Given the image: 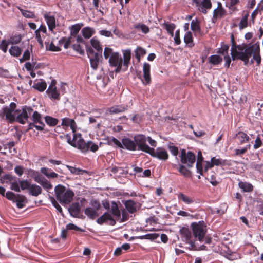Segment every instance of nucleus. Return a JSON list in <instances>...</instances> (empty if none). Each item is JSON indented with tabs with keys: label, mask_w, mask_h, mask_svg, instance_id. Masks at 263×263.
I'll return each mask as SVG.
<instances>
[{
	"label": "nucleus",
	"mask_w": 263,
	"mask_h": 263,
	"mask_svg": "<svg viewBox=\"0 0 263 263\" xmlns=\"http://www.w3.org/2000/svg\"><path fill=\"white\" fill-rule=\"evenodd\" d=\"M231 54L233 61L240 60L244 62L245 65H247L249 59L252 56L251 63H253L254 61H255L258 65H260L261 58L259 44L255 43L250 46L246 43L237 45L234 41L231 42Z\"/></svg>",
	"instance_id": "obj_1"
},
{
	"label": "nucleus",
	"mask_w": 263,
	"mask_h": 263,
	"mask_svg": "<svg viewBox=\"0 0 263 263\" xmlns=\"http://www.w3.org/2000/svg\"><path fill=\"white\" fill-rule=\"evenodd\" d=\"M104 57L108 60V63L111 67H116L115 71L119 73L121 70L124 71L128 69L131 60V51L127 49L123 51V59L118 52H114L109 47H105L104 50Z\"/></svg>",
	"instance_id": "obj_2"
},
{
	"label": "nucleus",
	"mask_w": 263,
	"mask_h": 263,
	"mask_svg": "<svg viewBox=\"0 0 263 263\" xmlns=\"http://www.w3.org/2000/svg\"><path fill=\"white\" fill-rule=\"evenodd\" d=\"M68 142L72 146L75 147L78 146V148H98L97 145L90 141L86 143L83 139L81 134H74L72 140L68 139Z\"/></svg>",
	"instance_id": "obj_3"
},
{
	"label": "nucleus",
	"mask_w": 263,
	"mask_h": 263,
	"mask_svg": "<svg viewBox=\"0 0 263 263\" xmlns=\"http://www.w3.org/2000/svg\"><path fill=\"white\" fill-rule=\"evenodd\" d=\"M194 236L200 242L202 241L205 236L206 229L203 221L193 222L191 225Z\"/></svg>",
	"instance_id": "obj_4"
},
{
	"label": "nucleus",
	"mask_w": 263,
	"mask_h": 263,
	"mask_svg": "<svg viewBox=\"0 0 263 263\" xmlns=\"http://www.w3.org/2000/svg\"><path fill=\"white\" fill-rule=\"evenodd\" d=\"M32 122L29 123L28 129H32L35 127L39 131H43L44 129L45 124L43 121L42 116L37 111L33 112L31 118Z\"/></svg>",
	"instance_id": "obj_5"
},
{
	"label": "nucleus",
	"mask_w": 263,
	"mask_h": 263,
	"mask_svg": "<svg viewBox=\"0 0 263 263\" xmlns=\"http://www.w3.org/2000/svg\"><path fill=\"white\" fill-rule=\"evenodd\" d=\"M86 50L87 55L90 59L91 68L96 70L98 68L100 59L102 58V55L97 53H95L93 49L88 45H86Z\"/></svg>",
	"instance_id": "obj_6"
},
{
	"label": "nucleus",
	"mask_w": 263,
	"mask_h": 263,
	"mask_svg": "<svg viewBox=\"0 0 263 263\" xmlns=\"http://www.w3.org/2000/svg\"><path fill=\"white\" fill-rule=\"evenodd\" d=\"M196 161L195 155L192 152L186 153L185 149H182L180 155V161L186 164L189 167H192Z\"/></svg>",
	"instance_id": "obj_7"
},
{
	"label": "nucleus",
	"mask_w": 263,
	"mask_h": 263,
	"mask_svg": "<svg viewBox=\"0 0 263 263\" xmlns=\"http://www.w3.org/2000/svg\"><path fill=\"white\" fill-rule=\"evenodd\" d=\"M33 108L30 106H25L22 109V112L16 117L15 120L20 124H24L29 123L28 120L29 115L33 112Z\"/></svg>",
	"instance_id": "obj_8"
},
{
	"label": "nucleus",
	"mask_w": 263,
	"mask_h": 263,
	"mask_svg": "<svg viewBox=\"0 0 263 263\" xmlns=\"http://www.w3.org/2000/svg\"><path fill=\"white\" fill-rule=\"evenodd\" d=\"M150 70V64L148 63L145 62L143 64V78L142 77L140 74V72H139L137 74L138 78L142 81L143 84L144 85H149L151 83L152 80L151 77Z\"/></svg>",
	"instance_id": "obj_9"
},
{
	"label": "nucleus",
	"mask_w": 263,
	"mask_h": 263,
	"mask_svg": "<svg viewBox=\"0 0 263 263\" xmlns=\"http://www.w3.org/2000/svg\"><path fill=\"white\" fill-rule=\"evenodd\" d=\"M150 154L154 157L161 160H166L168 159V155L165 149H140Z\"/></svg>",
	"instance_id": "obj_10"
},
{
	"label": "nucleus",
	"mask_w": 263,
	"mask_h": 263,
	"mask_svg": "<svg viewBox=\"0 0 263 263\" xmlns=\"http://www.w3.org/2000/svg\"><path fill=\"white\" fill-rule=\"evenodd\" d=\"M227 15V10L223 7L220 2H218L217 7L213 12L212 22L215 23L218 20L223 18Z\"/></svg>",
	"instance_id": "obj_11"
},
{
	"label": "nucleus",
	"mask_w": 263,
	"mask_h": 263,
	"mask_svg": "<svg viewBox=\"0 0 263 263\" xmlns=\"http://www.w3.org/2000/svg\"><path fill=\"white\" fill-rule=\"evenodd\" d=\"M97 222L101 225L106 223L111 226H114L116 223V220L114 219L111 214L108 212H105L101 217L98 218Z\"/></svg>",
	"instance_id": "obj_12"
},
{
	"label": "nucleus",
	"mask_w": 263,
	"mask_h": 263,
	"mask_svg": "<svg viewBox=\"0 0 263 263\" xmlns=\"http://www.w3.org/2000/svg\"><path fill=\"white\" fill-rule=\"evenodd\" d=\"M227 164V160L220 158H216L213 157L211 159L210 161H206L205 166V170L206 171L209 169H211L214 166H224Z\"/></svg>",
	"instance_id": "obj_13"
},
{
	"label": "nucleus",
	"mask_w": 263,
	"mask_h": 263,
	"mask_svg": "<svg viewBox=\"0 0 263 263\" xmlns=\"http://www.w3.org/2000/svg\"><path fill=\"white\" fill-rule=\"evenodd\" d=\"M134 142H135V148H150L146 143V138L143 135H137L134 136Z\"/></svg>",
	"instance_id": "obj_14"
},
{
	"label": "nucleus",
	"mask_w": 263,
	"mask_h": 263,
	"mask_svg": "<svg viewBox=\"0 0 263 263\" xmlns=\"http://www.w3.org/2000/svg\"><path fill=\"white\" fill-rule=\"evenodd\" d=\"M74 196L73 192L70 190H67L61 195V198L58 200L61 203L68 204L70 203Z\"/></svg>",
	"instance_id": "obj_15"
},
{
	"label": "nucleus",
	"mask_w": 263,
	"mask_h": 263,
	"mask_svg": "<svg viewBox=\"0 0 263 263\" xmlns=\"http://www.w3.org/2000/svg\"><path fill=\"white\" fill-rule=\"evenodd\" d=\"M55 81L53 80L46 91V93L49 95V97L54 100H60V94L57 90L55 87Z\"/></svg>",
	"instance_id": "obj_16"
},
{
	"label": "nucleus",
	"mask_w": 263,
	"mask_h": 263,
	"mask_svg": "<svg viewBox=\"0 0 263 263\" xmlns=\"http://www.w3.org/2000/svg\"><path fill=\"white\" fill-rule=\"evenodd\" d=\"M12 110L8 109V107L6 106L3 108V112L0 114V116L3 118L5 116L6 119L9 121L10 123H13L15 120V116L13 114Z\"/></svg>",
	"instance_id": "obj_17"
},
{
	"label": "nucleus",
	"mask_w": 263,
	"mask_h": 263,
	"mask_svg": "<svg viewBox=\"0 0 263 263\" xmlns=\"http://www.w3.org/2000/svg\"><path fill=\"white\" fill-rule=\"evenodd\" d=\"M235 139L237 143L243 144L249 141V136L243 132L240 131L235 135Z\"/></svg>",
	"instance_id": "obj_18"
},
{
	"label": "nucleus",
	"mask_w": 263,
	"mask_h": 263,
	"mask_svg": "<svg viewBox=\"0 0 263 263\" xmlns=\"http://www.w3.org/2000/svg\"><path fill=\"white\" fill-rule=\"evenodd\" d=\"M238 186L243 192H251L254 190L253 185L246 181H239L238 182Z\"/></svg>",
	"instance_id": "obj_19"
},
{
	"label": "nucleus",
	"mask_w": 263,
	"mask_h": 263,
	"mask_svg": "<svg viewBox=\"0 0 263 263\" xmlns=\"http://www.w3.org/2000/svg\"><path fill=\"white\" fill-rule=\"evenodd\" d=\"M42 191V188L35 184H31L30 188L28 190L29 194L33 196L37 197L41 194Z\"/></svg>",
	"instance_id": "obj_20"
},
{
	"label": "nucleus",
	"mask_w": 263,
	"mask_h": 263,
	"mask_svg": "<svg viewBox=\"0 0 263 263\" xmlns=\"http://www.w3.org/2000/svg\"><path fill=\"white\" fill-rule=\"evenodd\" d=\"M127 110V106L124 105H115L109 108V111L110 114H119Z\"/></svg>",
	"instance_id": "obj_21"
},
{
	"label": "nucleus",
	"mask_w": 263,
	"mask_h": 263,
	"mask_svg": "<svg viewBox=\"0 0 263 263\" xmlns=\"http://www.w3.org/2000/svg\"><path fill=\"white\" fill-rule=\"evenodd\" d=\"M14 201L17 203V206L19 209H22L25 206L24 203L27 202V199L26 197L23 195L17 194Z\"/></svg>",
	"instance_id": "obj_22"
},
{
	"label": "nucleus",
	"mask_w": 263,
	"mask_h": 263,
	"mask_svg": "<svg viewBox=\"0 0 263 263\" xmlns=\"http://www.w3.org/2000/svg\"><path fill=\"white\" fill-rule=\"evenodd\" d=\"M249 16V12L248 11L243 12V16L239 23V28L242 30L248 27V20Z\"/></svg>",
	"instance_id": "obj_23"
},
{
	"label": "nucleus",
	"mask_w": 263,
	"mask_h": 263,
	"mask_svg": "<svg viewBox=\"0 0 263 263\" xmlns=\"http://www.w3.org/2000/svg\"><path fill=\"white\" fill-rule=\"evenodd\" d=\"M181 235L185 238L186 241H189L190 242L192 238V233L191 231L188 228L183 227L180 230Z\"/></svg>",
	"instance_id": "obj_24"
},
{
	"label": "nucleus",
	"mask_w": 263,
	"mask_h": 263,
	"mask_svg": "<svg viewBox=\"0 0 263 263\" xmlns=\"http://www.w3.org/2000/svg\"><path fill=\"white\" fill-rule=\"evenodd\" d=\"M44 18L46 21L49 30H52L55 28V20L53 16H49L47 14L44 15Z\"/></svg>",
	"instance_id": "obj_25"
},
{
	"label": "nucleus",
	"mask_w": 263,
	"mask_h": 263,
	"mask_svg": "<svg viewBox=\"0 0 263 263\" xmlns=\"http://www.w3.org/2000/svg\"><path fill=\"white\" fill-rule=\"evenodd\" d=\"M90 43L92 47L97 51V53L102 55V47L100 42L96 37H93L91 39Z\"/></svg>",
	"instance_id": "obj_26"
},
{
	"label": "nucleus",
	"mask_w": 263,
	"mask_h": 263,
	"mask_svg": "<svg viewBox=\"0 0 263 263\" xmlns=\"http://www.w3.org/2000/svg\"><path fill=\"white\" fill-rule=\"evenodd\" d=\"M184 42L189 47H193L194 46L193 43V37L191 31H187L184 35Z\"/></svg>",
	"instance_id": "obj_27"
},
{
	"label": "nucleus",
	"mask_w": 263,
	"mask_h": 263,
	"mask_svg": "<svg viewBox=\"0 0 263 263\" xmlns=\"http://www.w3.org/2000/svg\"><path fill=\"white\" fill-rule=\"evenodd\" d=\"M136 202L132 200H126L124 205L127 211L130 213H134L136 211Z\"/></svg>",
	"instance_id": "obj_28"
},
{
	"label": "nucleus",
	"mask_w": 263,
	"mask_h": 263,
	"mask_svg": "<svg viewBox=\"0 0 263 263\" xmlns=\"http://www.w3.org/2000/svg\"><path fill=\"white\" fill-rule=\"evenodd\" d=\"M69 211L71 215L76 216L80 212V206L79 203L74 202L72 203L69 208Z\"/></svg>",
	"instance_id": "obj_29"
},
{
	"label": "nucleus",
	"mask_w": 263,
	"mask_h": 263,
	"mask_svg": "<svg viewBox=\"0 0 263 263\" xmlns=\"http://www.w3.org/2000/svg\"><path fill=\"white\" fill-rule=\"evenodd\" d=\"M85 214L91 219H94L96 217L98 216V214L96 210L93 209L91 207H88L85 209Z\"/></svg>",
	"instance_id": "obj_30"
},
{
	"label": "nucleus",
	"mask_w": 263,
	"mask_h": 263,
	"mask_svg": "<svg viewBox=\"0 0 263 263\" xmlns=\"http://www.w3.org/2000/svg\"><path fill=\"white\" fill-rule=\"evenodd\" d=\"M203 5L202 6H200L198 7V10L203 13V14L207 13L206 9H210L212 7V3L211 0H203Z\"/></svg>",
	"instance_id": "obj_31"
},
{
	"label": "nucleus",
	"mask_w": 263,
	"mask_h": 263,
	"mask_svg": "<svg viewBox=\"0 0 263 263\" xmlns=\"http://www.w3.org/2000/svg\"><path fill=\"white\" fill-rule=\"evenodd\" d=\"M111 212L114 216L118 218L121 216V212L119 206L115 201L111 202Z\"/></svg>",
	"instance_id": "obj_32"
},
{
	"label": "nucleus",
	"mask_w": 263,
	"mask_h": 263,
	"mask_svg": "<svg viewBox=\"0 0 263 263\" xmlns=\"http://www.w3.org/2000/svg\"><path fill=\"white\" fill-rule=\"evenodd\" d=\"M222 58L218 55H212L209 58V62L211 64L217 65L221 63Z\"/></svg>",
	"instance_id": "obj_33"
},
{
	"label": "nucleus",
	"mask_w": 263,
	"mask_h": 263,
	"mask_svg": "<svg viewBox=\"0 0 263 263\" xmlns=\"http://www.w3.org/2000/svg\"><path fill=\"white\" fill-rule=\"evenodd\" d=\"M178 198L179 200H182L183 202L187 204H192L194 202V200L193 198L183 193H179L178 195Z\"/></svg>",
	"instance_id": "obj_34"
},
{
	"label": "nucleus",
	"mask_w": 263,
	"mask_h": 263,
	"mask_svg": "<svg viewBox=\"0 0 263 263\" xmlns=\"http://www.w3.org/2000/svg\"><path fill=\"white\" fill-rule=\"evenodd\" d=\"M263 10V0H262L259 4L258 7L253 11L251 14V20L254 24L255 20L259 11Z\"/></svg>",
	"instance_id": "obj_35"
},
{
	"label": "nucleus",
	"mask_w": 263,
	"mask_h": 263,
	"mask_svg": "<svg viewBox=\"0 0 263 263\" xmlns=\"http://www.w3.org/2000/svg\"><path fill=\"white\" fill-rule=\"evenodd\" d=\"M54 191L56 198L59 200L61 198V195H63L66 190L64 186L59 184L55 186Z\"/></svg>",
	"instance_id": "obj_36"
},
{
	"label": "nucleus",
	"mask_w": 263,
	"mask_h": 263,
	"mask_svg": "<svg viewBox=\"0 0 263 263\" xmlns=\"http://www.w3.org/2000/svg\"><path fill=\"white\" fill-rule=\"evenodd\" d=\"M122 144L124 145L125 148H135V142L134 140L128 138H124L122 140Z\"/></svg>",
	"instance_id": "obj_37"
},
{
	"label": "nucleus",
	"mask_w": 263,
	"mask_h": 263,
	"mask_svg": "<svg viewBox=\"0 0 263 263\" xmlns=\"http://www.w3.org/2000/svg\"><path fill=\"white\" fill-rule=\"evenodd\" d=\"M164 28L166 30L168 33L173 37L174 36V31L176 28V25L174 23H164L163 24Z\"/></svg>",
	"instance_id": "obj_38"
},
{
	"label": "nucleus",
	"mask_w": 263,
	"mask_h": 263,
	"mask_svg": "<svg viewBox=\"0 0 263 263\" xmlns=\"http://www.w3.org/2000/svg\"><path fill=\"white\" fill-rule=\"evenodd\" d=\"M83 36L86 39L90 38L94 34V30L90 27H86L83 28L82 30Z\"/></svg>",
	"instance_id": "obj_39"
},
{
	"label": "nucleus",
	"mask_w": 263,
	"mask_h": 263,
	"mask_svg": "<svg viewBox=\"0 0 263 263\" xmlns=\"http://www.w3.org/2000/svg\"><path fill=\"white\" fill-rule=\"evenodd\" d=\"M191 28L193 31L200 32L201 31L200 23L197 19L193 20L191 22Z\"/></svg>",
	"instance_id": "obj_40"
},
{
	"label": "nucleus",
	"mask_w": 263,
	"mask_h": 263,
	"mask_svg": "<svg viewBox=\"0 0 263 263\" xmlns=\"http://www.w3.org/2000/svg\"><path fill=\"white\" fill-rule=\"evenodd\" d=\"M9 53L13 57H18L21 54L22 50L17 46H12L9 49Z\"/></svg>",
	"instance_id": "obj_41"
},
{
	"label": "nucleus",
	"mask_w": 263,
	"mask_h": 263,
	"mask_svg": "<svg viewBox=\"0 0 263 263\" xmlns=\"http://www.w3.org/2000/svg\"><path fill=\"white\" fill-rule=\"evenodd\" d=\"M174 167H176L179 173L185 177H189L191 175V172L183 165H180L179 167H177V165H174Z\"/></svg>",
	"instance_id": "obj_42"
},
{
	"label": "nucleus",
	"mask_w": 263,
	"mask_h": 263,
	"mask_svg": "<svg viewBox=\"0 0 263 263\" xmlns=\"http://www.w3.org/2000/svg\"><path fill=\"white\" fill-rule=\"evenodd\" d=\"M33 87L39 91L43 92L46 89L47 84L45 81L37 82L34 84Z\"/></svg>",
	"instance_id": "obj_43"
},
{
	"label": "nucleus",
	"mask_w": 263,
	"mask_h": 263,
	"mask_svg": "<svg viewBox=\"0 0 263 263\" xmlns=\"http://www.w3.org/2000/svg\"><path fill=\"white\" fill-rule=\"evenodd\" d=\"M191 249L195 251L208 250L207 247L204 245L198 246L195 244V241H191L189 243Z\"/></svg>",
	"instance_id": "obj_44"
},
{
	"label": "nucleus",
	"mask_w": 263,
	"mask_h": 263,
	"mask_svg": "<svg viewBox=\"0 0 263 263\" xmlns=\"http://www.w3.org/2000/svg\"><path fill=\"white\" fill-rule=\"evenodd\" d=\"M45 120L48 125L51 126H54L57 125L59 122L57 119L49 116H46L45 117Z\"/></svg>",
	"instance_id": "obj_45"
},
{
	"label": "nucleus",
	"mask_w": 263,
	"mask_h": 263,
	"mask_svg": "<svg viewBox=\"0 0 263 263\" xmlns=\"http://www.w3.org/2000/svg\"><path fill=\"white\" fill-rule=\"evenodd\" d=\"M66 167L70 171V172L75 175H80L83 174L84 173H87V171L86 170H82L80 168H78L74 167H72L69 165H67Z\"/></svg>",
	"instance_id": "obj_46"
},
{
	"label": "nucleus",
	"mask_w": 263,
	"mask_h": 263,
	"mask_svg": "<svg viewBox=\"0 0 263 263\" xmlns=\"http://www.w3.org/2000/svg\"><path fill=\"white\" fill-rule=\"evenodd\" d=\"M135 57L139 61L141 57L144 56L146 54V51L141 47H137L135 51Z\"/></svg>",
	"instance_id": "obj_47"
},
{
	"label": "nucleus",
	"mask_w": 263,
	"mask_h": 263,
	"mask_svg": "<svg viewBox=\"0 0 263 263\" xmlns=\"http://www.w3.org/2000/svg\"><path fill=\"white\" fill-rule=\"evenodd\" d=\"M64 44L65 49H68L71 44V39L70 37L67 39L65 37H62L59 41V45H62Z\"/></svg>",
	"instance_id": "obj_48"
},
{
	"label": "nucleus",
	"mask_w": 263,
	"mask_h": 263,
	"mask_svg": "<svg viewBox=\"0 0 263 263\" xmlns=\"http://www.w3.org/2000/svg\"><path fill=\"white\" fill-rule=\"evenodd\" d=\"M134 28L136 29H140L144 34H146L149 32V28L147 26L144 24H137L134 25Z\"/></svg>",
	"instance_id": "obj_49"
},
{
	"label": "nucleus",
	"mask_w": 263,
	"mask_h": 263,
	"mask_svg": "<svg viewBox=\"0 0 263 263\" xmlns=\"http://www.w3.org/2000/svg\"><path fill=\"white\" fill-rule=\"evenodd\" d=\"M19 184L20 185V189L22 190H28L31 185V182L28 180H20Z\"/></svg>",
	"instance_id": "obj_50"
},
{
	"label": "nucleus",
	"mask_w": 263,
	"mask_h": 263,
	"mask_svg": "<svg viewBox=\"0 0 263 263\" xmlns=\"http://www.w3.org/2000/svg\"><path fill=\"white\" fill-rule=\"evenodd\" d=\"M18 9L20 10L22 15L24 17H25L26 18H33L35 17V15L33 12L24 10V9L21 8L20 7H18Z\"/></svg>",
	"instance_id": "obj_51"
},
{
	"label": "nucleus",
	"mask_w": 263,
	"mask_h": 263,
	"mask_svg": "<svg viewBox=\"0 0 263 263\" xmlns=\"http://www.w3.org/2000/svg\"><path fill=\"white\" fill-rule=\"evenodd\" d=\"M102 2L104 4V7L101 6L102 9H108L109 7L114 6L115 4L117 3V0H102Z\"/></svg>",
	"instance_id": "obj_52"
},
{
	"label": "nucleus",
	"mask_w": 263,
	"mask_h": 263,
	"mask_svg": "<svg viewBox=\"0 0 263 263\" xmlns=\"http://www.w3.org/2000/svg\"><path fill=\"white\" fill-rule=\"evenodd\" d=\"M22 40V37L20 35H15L10 37L9 41L10 44H17L19 43Z\"/></svg>",
	"instance_id": "obj_53"
},
{
	"label": "nucleus",
	"mask_w": 263,
	"mask_h": 263,
	"mask_svg": "<svg viewBox=\"0 0 263 263\" xmlns=\"http://www.w3.org/2000/svg\"><path fill=\"white\" fill-rule=\"evenodd\" d=\"M66 228L68 230H74L76 231L85 232L84 229L78 227L76 225L71 223L67 224Z\"/></svg>",
	"instance_id": "obj_54"
},
{
	"label": "nucleus",
	"mask_w": 263,
	"mask_h": 263,
	"mask_svg": "<svg viewBox=\"0 0 263 263\" xmlns=\"http://www.w3.org/2000/svg\"><path fill=\"white\" fill-rule=\"evenodd\" d=\"M81 29V27L78 24L72 25L71 28L70 33L72 36H74L78 34Z\"/></svg>",
	"instance_id": "obj_55"
},
{
	"label": "nucleus",
	"mask_w": 263,
	"mask_h": 263,
	"mask_svg": "<svg viewBox=\"0 0 263 263\" xmlns=\"http://www.w3.org/2000/svg\"><path fill=\"white\" fill-rule=\"evenodd\" d=\"M73 49L81 55L84 54V50L80 44H73L72 45Z\"/></svg>",
	"instance_id": "obj_56"
},
{
	"label": "nucleus",
	"mask_w": 263,
	"mask_h": 263,
	"mask_svg": "<svg viewBox=\"0 0 263 263\" xmlns=\"http://www.w3.org/2000/svg\"><path fill=\"white\" fill-rule=\"evenodd\" d=\"M30 58V53L28 50H26L23 53V57L20 59L21 63H23L25 61L28 60Z\"/></svg>",
	"instance_id": "obj_57"
},
{
	"label": "nucleus",
	"mask_w": 263,
	"mask_h": 263,
	"mask_svg": "<svg viewBox=\"0 0 263 263\" xmlns=\"http://www.w3.org/2000/svg\"><path fill=\"white\" fill-rule=\"evenodd\" d=\"M10 44L9 42H7L6 40H2L1 43L0 44V49L5 53H6L7 51L8 46Z\"/></svg>",
	"instance_id": "obj_58"
},
{
	"label": "nucleus",
	"mask_w": 263,
	"mask_h": 263,
	"mask_svg": "<svg viewBox=\"0 0 263 263\" xmlns=\"http://www.w3.org/2000/svg\"><path fill=\"white\" fill-rule=\"evenodd\" d=\"M50 201L52 202V205L56 208V209L60 212H62V209L59 205V204L57 202V201L55 200L53 197L50 198Z\"/></svg>",
	"instance_id": "obj_59"
},
{
	"label": "nucleus",
	"mask_w": 263,
	"mask_h": 263,
	"mask_svg": "<svg viewBox=\"0 0 263 263\" xmlns=\"http://www.w3.org/2000/svg\"><path fill=\"white\" fill-rule=\"evenodd\" d=\"M174 42L176 45H179L181 43V40L180 39V30L178 29L175 32L174 36Z\"/></svg>",
	"instance_id": "obj_60"
},
{
	"label": "nucleus",
	"mask_w": 263,
	"mask_h": 263,
	"mask_svg": "<svg viewBox=\"0 0 263 263\" xmlns=\"http://www.w3.org/2000/svg\"><path fill=\"white\" fill-rule=\"evenodd\" d=\"M41 185L42 186L47 190H50L52 188V185L50 182L46 179H44Z\"/></svg>",
	"instance_id": "obj_61"
},
{
	"label": "nucleus",
	"mask_w": 263,
	"mask_h": 263,
	"mask_svg": "<svg viewBox=\"0 0 263 263\" xmlns=\"http://www.w3.org/2000/svg\"><path fill=\"white\" fill-rule=\"evenodd\" d=\"M229 49V46L228 45H223L219 49L218 53L219 54H221L222 55L225 54V53L228 54V51Z\"/></svg>",
	"instance_id": "obj_62"
},
{
	"label": "nucleus",
	"mask_w": 263,
	"mask_h": 263,
	"mask_svg": "<svg viewBox=\"0 0 263 263\" xmlns=\"http://www.w3.org/2000/svg\"><path fill=\"white\" fill-rule=\"evenodd\" d=\"M16 195L11 191H8L6 194V197L9 200H12L14 202Z\"/></svg>",
	"instance_id": "obj_63"
},
{
	"label": "nucleus",
	"mask_w": 263,
	"mask_h": 263,
	"mask_svg": "<svg viewBox=\"0 0 263 263\" xmlns=\"http://www.w3.org/2000/svg\"><path fill=\"white\" fill-rule=\"evenodd\" d=\"M36 62L32 61V63L30 62H26L25 64V67L28 71H33V67L35 66Z\"/></svg>",
	"instance_id": "obj_64"
}]
</instances>
